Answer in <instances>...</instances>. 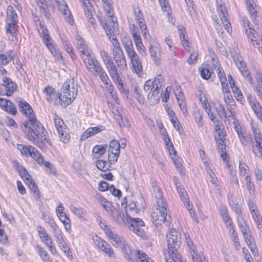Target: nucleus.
Instances as JSON below:
<instances>
[{
  "instance_id": "nucleus-1",
  "label": "nucleus",
  "mask_w": 262,
  "mask_h": 262,
  "mask_svg": "<svg viewBox=\"0 0 262 262\" xmlns=\"http://www.w3.org/2000/svg\"><path fill=\"white\" fill-rule=\"evenodd\" d=\"M20 111L25 115L28 120L25 121L21 125L26 129V139L42 150L46 149V141L49 145L52 142L47 138V132L42 124L38 121L30 105L26 101L20 100L18 102Z\"/></svg>"
},
{
  "instance_id": "nucleus-2",
  "label": "nucleus",
  "mask_w": 262,
  "mask_h": 262,
  "mask_svg": "<svg viewBox=\"0 0 262 262\" xmlns=\"http://www.w3.org/2000/svg\"><path fill=\"white\" fill-rule=\"evenodd\" d=\"M164 80L161 75H157L153 81L148 80L144 84L143 89L145 91H150L148 95V99L152 103H156L159 100V92Z\"/></svg>"
},
{
  "instance_id": "nucleus-3",
  "label": "nucleus",
  "mask_w": 262,
  "mask_h": 262,
  "mask_svg": "<svg viewBox=\"0 0 262 262\" xmlns=\"http://www.w3.org/2000/svg\"><path fill=\"white\" fill-rule=\"evenodd\" d=\"M116 246L121 249L129 262H134V256L139 260L138 262H153L152 260L144 252L140 250L131 249L123 239L119 242Z\"/></svg>"
},
{
  "instance_id": "nucleus-4",
  "label": "nucleus",
  "mask_w": 262,
  "mask_h": 262,
  "mask_svg": "<svg viewBox=\"0 0 262 262\" xmlns=\"http://www.w3.org/2000/svg\"><path fill=\"white\" fill-rule=\"evenodd\" d=\"M116 246L121 249L129 262H134V256L139 260L138 262H153L152 260L144 252L140 250L131 249L123 239L119 242Z\"/></svg>"
},
{
  "instance_id": "nucleus-5",
  "label": "nucleus",
  "mask_w": 262,
  "mask_h": 262,
  "mask_svg": "<svg viewBox=\"0 0 262 262\" xmlns=\"http://www.w3.org/2000/svg\"><path fill=\"white\" fill-rule=\"evenodd\" d=\"M77 94V89L72 82L70 85V80H67L63 83L59 93V103L63 107H66L75 99Z\"/></svg>"
},
{
  "instance_id": "nucleus-6",
  "label": "nucleus",
  "mask_w": 262,
  "mask_h": 262,
  "mask_svg": "<svg viewBox=\"0 0 262 262\" xmlns=\"http://www.w3.org/2000/svg\"><path fill=\"white\" fill-rule=\"evenodd\" d=\"M167 208L166 202H164L163 205L157 204L156 208L154 210L151 214V221L156 226L161 225L167 221Z\"/></svg>"
},
{
  "instance_id": "nucleus-7",
  "label": "nucleus",
  "mask_w": 262,
  "mask_h": 262,
  "mask_svg": "<svg viewBox=\"0 0 262 262\" xmlns=\"http://www.w3.org/2000/svg\"><path fill=\"white\" fill-rule=\"evenodd\" d=\"M167 247L168 251L167 252V257L172 255L177 254L178 248L181 245V241L179 233L174 230L170 231L167 235Z\"/></svg>"
},
{
  "instance_id": "nucleus-8",
  "label": "nucleus",
  "mask_w": 262,
  "mask_h": 262,
  "mask_svg": "<svg viewBox=\"0 0 262 262\" xmlns=\"http://www.w3.org/2000/svg\"><path fill=\"white\" fill-rule=\"evenodd\" d=\"M104 9L107 16V21L110 23L111 25H107V23H102L103 29L105 30L106 35H108V33L113 32V30L115 28V24H117L116 18L114 16L113 10L111 5H104Z\"/></svg>"
},
{
  "instance_id": "nucleus-9",
  "label": "nucleus",
  "mask_w": 262,
  "mask_h": 262,
  "mask_svg": "<svg viewBox=\"0 0 262 262\" xmlns=\"http://www.w3.org/2000/svg\"><path fill=\"white\" fill-rule=\"evenodd\" d=\"M83 58L88 70L91 72L94 76L102 70L103 67L94 56L88 55L87 57Z\"/></svg>"
},
{
  "instance_id": "nucleus-10",
  "label": "nucleus",
  "mask_w": 262,
  "mask_h": 262,
  "mask_svg": "<svg viewBox=\"0 0 262 262\" xmlns=\"http://www.w3.org/2000/svg\"><path fill=\"white\" fill-rule=\"evenodd\" d=\"M121 147L120 142L116 140H113L110 142L108 149V161L111 164H114L117 161Z\"/></svg>"
},
{
  "instance_id": "nucleus-11",
  "label": "nucleus",
  "mask_w": 262,
  "mask_h": 262,
  "mask_svg": "<svg viewBox=\"0 0 262 262\" xmlns=\"http://www.w3.org/2000/svg\"><path fill=\"white\" fill-rule=\"evenodd\" d=\"M55 1L65 20L70 25H73L74 24L73 17L65 0H55Z\"/></svg>"
},
{
  "instance_id": "nucleus-12",
  "label": "nucleus",
  "mask_w": 262,
  "mask_h": 262,
  "mask_svg": "<svg viewBox=\"0 0 262 262\" xmlns=\"http://www.w3.org/2000/svg\"><path fill=\"white\" fill-rule=\"evenodd\" d=\"M54 124L59 134L60 140L64 143L68 141L70 135L68 133L67 129L62 119L57 115L54 117Z\"/></svg>"
},
{
  "instance_id": "nucleus-13",
  "label": "nucleus",
  "mask_w": 262,
  "mask_h": 262,
  "mask_svg": "<svg viewBox=\"0 0 262 262\" xmlns=\"http://www.w3.org/2000/svg\"><path fill=\"white\" fill-rule=\"evenodd\" d=\"M126 224H128V226L130 230L138 235L141 236L143 234V231L140 228L144 226L145 224L140 218H134L129 216Z\"/></svg>"
},
{
  "instance_id": "nucleus-14",
  "label": "nucleus",
  "mask_w": 262,
  "mask_h": 262,
  "mask_svg": "<svg viewBox=\"0 0 262 262\" xmlns=\"http://www.w3.org/2000/svg\"><path fill=\"white\" fill-rule=\"evenodd\" d=\"M217 11L225 29L228 33H231L232 32L231 24L228 18L227 11L225 6L221 4L217 5Z\"/></svg>"
},
{
  "instance_id": "nucleus-15",
  "label": "nucleus",
  "mask_w": 262,
  "mask_h": 262,
  "mask_svg": "<svg viewBox=\"0 0 262 262\" xmlns=\"http://www.w3.org/2000/svg\"><path fill=\"white\" fill-rule=\"evenodd\" d=\"M43 92L46 94L47 101L54 103L55 105L59 103V93H57L53 87L47 86Z\"/></svg>"
},
{
  "instance_id": "nucleus-16",
  "label": "nucleus",
  "mask_w": 262,
  "mask_h": 262,
  "mask_svg": "<svg viewBox=\"0 0 262 262\" xmlns=\"http://www.w3.org/2000/svg\"><path fill=\"white\" fill-rule=\"evenodd\" d=\"M4 84L6 95L11 96L17 89V84L10 78L4 77L2 79Z\"/></svg>"
},
{
  "instance_id": "nucleus-17",
  "label": "nucleus",
  "mask_w": 262,
  "mask_h": 262,
  "mask_svg": "<svg viewBox=\"0 0 262 262\" xmlns=\"http://www.w3.org/2000/svg\"><path fill=\"white\" fill-rule=\"evenodd\" d=\"M113 54L114 60L117 66L121 68H124L126 67V59L122 49H117L116 51H113Z\"/></svg>"
},
{
  "instance_id": "nucleus-18",
  "label": "nucleus",
  "mask_w": 262,
  "mask_h": 262,
  "mask_svg": "<svg viewBox=\"0 0 262 262\" xmlns=\"http://www.w3.org/2000/svg\"><path fill=\"white\" fill-rule=\"evenodd\" d=\"M110 214L115 222L120 225L126 224V222H127V217L129 216L127 214L125 215L123 212L116 208L113 209V211Z\"/></svg>"
},
{
  "instance_id": "nucleus-19",
  "label": "nucleus",
  "mask_w": 262,
  "mask_h": 262,
  "mask_svg": "<svg viewBox=\"0 0 262 262\" xmlns=\"http://www.w3.org/2000/svg\"><path fill=\"white\" fill-rule=\"evenodd\" d=\"M133 64L134 71L139 76L143 75V68L140 59L138 55L129 58Z\"/></svg>"
},
{
  "instance_id": "nucleus-20",
  "label": "nucleus",
  "mask_w": 262,
  "mask_h": 262,
  "mask_svg": "<svg viewBox=\"0 0 262 262\" xmlns=\"http://www.w3.org/2000/svg\"><path fill=\"white\" fill-rule=\"evenodd\" d=\"M149 52L154 63L157 66L160 65L161 63L160 49L159 46L150 45L149 48Z\"/></svg>"
},
{
  "instance_id": "nucleus-21",
  "label": "nucleus",
  "mask_w": 262,
  "mask_h": 262,
  "mask_svg": "<svg viewBox=\"0 0 262 262\" xmlns=\"http://www.w3.org/2000/svg\"><path fill=\"white\" fill-rule=\"evenodd\" d=\"M97 238H98L97 246L99 248L105 252L109 257L113 256L114 253L111 246L102 238L98 237H97Z\"/></svg>"
},
{
  "instance_id": "nucleus-22",
  "label": "nucleus",
  "mask_w": 262,
  "mask_h": 262,
  "mask_svg": "<svg viewBox=\"0 0 262 262\" xmlns=\"http://www.w3.org/2000/svg\"><path fill=\"white\" fill-rule=\"evenodd\" d=\"M215 140L219 148L221 157L224 161H226L227 155L226 150V145L225 144L224 139H222V138L217 137V136H215Z\"/></svg>"
},
{
  "instance_id": "nucleus-23",
  "label": "nucleus",
  "mask_w": 262,
  "mask_h": 262,
  "mask_svg": "<svg viewBox=\"0 0 262 262\" xmlns=\"http://www.w3.org/2000/svg\"><path fill=\"white\" fill-rule=\"evenodd\" d=\"M244 238L245 242L250 249L251 252L254 255L258 254V251L256 248V244L254 242V239L251 234V232H250L247 233L246 235H243Z\"/></svg>"
},
{
  "instance_id": "nucleus-24",
  "label": "nucleus",
  "mask_w": 262,
  "mask_h": 262,
  "mask_svg": "<svg viewBox=\"0 0 262 262\" xmlns=\"http://www.w3.org/2000/svg\"><path fill=\"white\" fill-rule=\"evenodd\" d=\"M151 187L155 194L157 204L163 205L164 202H166L162 197V192L160 187L158 186L157 182L152 181L151 182Z\"/></svg>"
},
{
  "instance_id": "nucleus-25",
  "label": "nucleus",
  "mask_w": 262,
  "mask_h": 262,
  "mask_svg": "<svg viewBox=\"0 0 262 262\" xmlns=\"http://www.w3.org/2000/svg\"><path fill=\"white\" fill-rule=\"evenodd\" d=\"M228 199L229 206L231 207L232 209L237 214L236 218H241L243 219V215L241 207L236 202V201L234 200L233 195H229L228 196Z\"/></svg>"
},
{
  "instance_id": "nucleus-26",
  "label": "nucleus",
  "mask_w": 262,
  "mask_h": 262,
  "mask_svg": "<svg viewBox=\"0 0 262 262\" xmlns=\"http://www.w3.org/2000/svg\"><path fill=\"white\" fill-rule=\"evenodd\" d=\"M25 183L33 193L34 198L36 200H38L40 199V192L35 181L31 177L28 181H26Z\"/></svg>"
},
{
  "instance_id": "nucleus-27",
  "label": "nucleus",
  "mask_w": 262,
  "mask_h": 262,
  "mask_svg": "<svg viewBox=\"0 0 262 262\" xmlns=\"http://www.w3.org/2000/svg\"><path fill=\"white\" fill-rule=\"evenodd\" d=\"M212 70V68L209 64H203L199 68L201 77L205 80L209 79L211 74H213Z\"/></svg>"
},
{
  "instance_id": "nucleus-28",
  "label": "nucleus",
  "mask_w": 262,
  "mask_h": 262,
  "mask_svg": "<svg viewBox=\"0 0 262 262\" xmlns=\"http://www.w3.org/2000/svg\"><path fill=\"white\" fill-rule=\"evenodd\" d=\"M14 166L19 175L21 177L24 182L28 181L31 176L29 174L27 169L17 162L14 163Z\"/></svg>"
},
{
  "instance_id": "nucleus-29",
  "label": "nucleus",
  "mask_w": 262,
  "mask_h": 262,
  "mask_svg": "<svg viewBox=\"0 0 262 262\" xmlns=\"http://www.w3.org/2000/svg\"><path fill=\"white\" fill-rule=\"evenodd\" d=\"M104 129V127L103 126H95L93 127H90L88 128L83 134L81 136L82 140H85L88 138L90 137H91L100 131Z\"/></svg>"
},
{
  "instance_id": "nucleus-30",
  "label": "nucleus",
  "mask_w": 262,
  "mask_h": 262,
  "mask_svg": "<svg viewBox=\"0 0 262 262\" xmlns=\"http://www.w3.org/2000/svg\"><path fill=\"white\" fill-rule=\"evenodd\" d=\"M37 231L39 234L41 241L45 244H48V243H51L52 238L48 235L46 230L43 227L39 226L37 227Z\"/></svg>"
},
{
  "instance_id": "nucleus-31",
  "label": "nucleus",
  "mask_w": 262,
  "mask_h": 262,
  "mask_svg": "<svg viewBox=\"0 0 262 262\" xmlns=\"http://www.w3.org/2000/svg\"><path fill=\"white\" fill-rule=\"evenodd\" d=\"M18 16L14 8L11 5L7 9L6 22H17Z\"/></svg>"
},
{
  "instance_id": "nucleus-32",
  "label": "nucleus",
  "mask_w": 262,
  "mask_h": 262,
  "mask_svg": "<svg viewBox=\"0 0 262 262\" xmlns=\"http://www.w3.org/2000/svg\"><path fill=\"white\" fill-rule=\"evenodd\" d=\"M46 46L56 60H60L62 59V56L59 49L53 43V42L47 45Z\"/></svg>"
},
{
  "instance_id": "nucleus-33",
  "label": "nucleus",
  "mask_w": 262,
  "mask_h": 262,
  "mask_svg": "<svg viewBox=\"0 0 262 262\" xmlns=\"http://www.w3.org/2000/svg\"><path fill=\"white\" fill-rule=\"evenodd\" d=\"M106 148V145H95L92 150L94 158L98 159L102 156L105 152Z\"/></svg>"
},
{
  "instance_id": "nucleus-34",
  "label": "nucleus",
  "mask_w": 262,
  "mask_h": 262,
  "mask_svg": "<svg viewBox=\"0 0 262 262\" xmlns=\"http://www.w3.org/2000/svg\"><path fill=\"white\" fill-rule=\"evenodd\" d=\"M76 38L77 40V47L80 53H81L82 55H85V57H87L88 55H90L89 52L86 50L87 47L83 40L79 36H77Z\"/></svg>"
},
{
  "instance_id": "nucleus-35",
  "label": "nucleus",
  "mask_w": 262,
  "mask_h": 262,
  "mask_svg": "<svg viewBox=\"0 0 262 262\" xmlns=\"http://www.w3.org/2000/svg\"><path fill=\"white\" fill-rule=\"evenodd\" d=\"M237 223L240 231L242 233L243 235H246L247 233L251 232L249 227L246 222L241 218H236Z\"/></svg>"
},
{
  "instance_id": "nucleus-36",
  "label": "nucleus",
  "mask_w": 262,
  "mask_h": 262,
  "mask_svg": "<svg viewBox=\"0 0 262 262\" xmlns=\"http://www.w3.org/2000/svg\"><path fill=\"white\" fill-rule=\"evenodd\" d=\"M171 158L173 163H174L176 168L179 171L181 175H184L185 174V170L184 167H183L182 163V159L179 157L177 154L171 156Z\"/></svg>"
},
{
  "instance_id": "nucleus-37",
  "label": "nucleus",
  "mask_w": 262,
  "mask_h": 262,
  "mask_svg": "<svg viewBox=\"0 0 262 262\" xmlns=\"http://www.w3.org/2000/svg\"><path fill=\"white\" fill-rule=\"evenodd\" d=\"M39 33L40 37L42 38V41L46 46L52 42L47 28L41 27L40 30H39Z\"/></svg>"
},
{
  "instance_id": "nucleus-38",
  "label": "nucleus",
  "mask_w": 262,
  "mask_h": 262,
  "mask_svg": "<svg viewBox=\"0 0 262 262\" xmlns=\"http://www.w3.org/2000/svg\"><path fill=\"white\" fill-rule=\"evenodd\" d=\"M105 233L106 235L112 239V244L114 246H116L119 242H120L123 238H121L119 235L114 234L110 228L105 229Z\"/></svg>"
},
{
  "instance_id": "nucleus-39",
  "label": "nucleus",
  "mask_w": 262,
  "mask_h": 262,
  "mask_svg": "<svg viewBox=\"0 0 262 262\" xmlns=\"http://www.w3.org/2000/svg\"><path fill=\"white\" fill-rule=\"evenodd\" d=\"M17 148L18 149L21 154L25 155L26 156H30V154L33 151L35 150V147L32 146H27L25 145L18 144H17Z\"/></svg>"
},
{
  "instance_id": "nucleus-40",
  "label": "nucleus",
  "mask_w": 262,
  "mask_h": 262,
  "mask_svg": "<svg viewBox=\"0 0 262 262\" xmlns=\"http://www.w3.org/2000/svg\"><path fill=\"white\" fill-rule=\"evenodd\" d=\"M112 164L109 161L107 162L105 160H97L96 162V165L97 168L102 171H106L109 170Z\"/></svg>"
},
{
  "instance_id": "nucleus-41",
  "label": "nucleus",
  "mask_w": 262,
  "mask_h": 262,
  "mask_svg": "<svg viewBox=\"0 0 262 262\" xmlns=\"http://www.w3.org/2000/svg\"><path fill=\"white\" fill-rule=\"evenodd\" d=\"M247 98L251 107L255 114L262 110L259 103L254 99H253L251 95H248Z\"/></svg>"
},
{
  "instance_id": "nucleus-42",
  "label": "nucleus",
  "mask_w": 262,
  "mask_h": 262,
  "mask_svg": "<svg viewBox=\"0 0 262 262\" xmlns=\"http://www.w3.org/2000/svg\"><path fill=\"white\" fill-rule=\"evenodd\" d=\"M6 32L13 36H15L17 31V22H6Z\"/></svg>"
},
{
  "instance_id": "nucleus-43",
  "label": "nucleus",
  "mask_w": 262,
  "mask_h": 262,
  "mask_svg": "<svg viewBox=\"0 0 262 262\" xmlns=\"http://www.w3.org/2000/svg\"><path fill=\"white\" fill-rule=\"evenodd\" d=\"M12 51H8L5 53L0 54V63L6 65L13 59L11 55Z\"/></svg>"
},
{
  "instance_id": "nucleus-44",
  "label": "nucleus",
  "mask_w": 262,
  "mask_h": 262,
  "mask_svg": "<svg viewBox=\"0 0 262 262\" xmlns=\"http://www.w3.org/2000/svg\"><path fill=\"white\" fill-rule=\"evenodd\" d=\"M177 191L179 193V196L181 198V200L184 202V204L187 203L188 205V207H189V200L188 199V195L187 193L186 190H185L184 187L182 186L178 189H177Z\"/></svg>"
},
{
  "instance_id": "nucleus-45",
  "label": "nucleus",
  "mask_w": 262,
  "mask_h": 262,
  "mask_svg": "<svg viewBox=\"0 0 262 262\" xmlns=\"http://www.w3.org/2000/svg\"><path fill=\"white\" fill-rule=\"evenodd\" d=\"M251 213L252 217L257 225V228L260 231H262V219L260 216L258 212V211L252 209Z\"/></svg>"
},
{
  "instance_id": "nucleus-46",
  "label": "nucleus",
  "mask_w": 262,
  "mask_h": 262,
  "mask_svg": "<svg viewBox=\"0 0 262 262\" xmlns=\"http://www.w3.org/2000/svg\"><path fill=\"white\" fill-rule=\"evenodd\" d=\"M246 3L247 4L248 12H249L250 15H251V17L253 19H255L257 16V10L254 7L253 4V1L246 0Z\"/></svg>"
},
{
  "instance_id": "nucleus-47",
  "label": "nucleus",
  "mask_w": 262,
  "mask_h": 262,
  "mask_svg": "<svg viewBox=\"0 0 262 262\" xmlns=\"http://www.w3.org/2000/svg\"><path fill=\"white\" fill-rule=\"evenodd\" d=\"M134 40L138 52L143 56L146 55V48L142 43L141 37Z\"/></svg>"
},
{
  "instance_id": "nucleus-48",
  "label": "nucleus",
  "mask_w": 262,
  "mask_h": 262,
  "mask_svg": "<svg viewBox=\"0 0 262 262\" xmlns=\"http://www.w3.org/2000/svg\"><path fill=\"white\" fill-rule=\"evenodd\" d=\"M97 76L99 77L101 80L103 82L106 87H107V85H108V82H110V80L103 68L95 76V77Z\"/></svg>"
},
{
  "instance_id": "nucleus-49",
  "label": "nucleus",
  "mask_w": 262,
  "mask_h": 262,
  "mask_svg": "<svg viewBox=\"0 0 262 262\" xmlns=\"http://www.w3.org/2000/svg\"><path fill=\"white\" fill-rule=\"evenodd\" d=\"M239 169L241 175L245 176L246 178H247V176H248V177H250V171L249 170V167L246 163L240 161Z\"/></svg>"
},
{
  "instance_id": "nucleus-50",
  "label": "nucleus",
  "mask_w": 262,
  "mask_h": 262,
  "mask_svg": "<svg viewBox=\"0 0 262 262\" xmlns=\"http://www.w3.org/2000/svg\"><path fill=\"white\" fill-rule=\"evenodd\" d=\"M165 255V259L166 262H185L182 261L179 253L177 254L172 255L167 257L166 252L164 253Z\"/></svg>"
},
{
  "instance_id": "nucleus-51",
  "label": "nucleus",
  "mask_w": 262,
  "mask_h": 262,
  "mask_svg": "<svg viewBox=\"0 0 262 262\" xmlns=\"http://www.w3.org/2000/svg\"><path fill=\"white\" fill-rule=\"evenodd\" d=\"M215 108L217 113L221 118H226V114L224 106L220 103L215 104Z\"/></svg>"
},
{
  "instance_id": "nucleus-52",
  "label": "nucleus",
  "mask_w": 262,
  "mask_h": 262,
  "mask_svg": "<svg viewBox=\"0 0 262 262\" xmlns=\"http://www.w3.org/2000/svg\"><path fill=\"white\" fill-rule=\"evenodd\" d=\"M233 59L235 64L238 68H241L243 66H245V63L243 61V58L239 54L237 53L234 54L233 55Z\"/></svg>"
},
{
  "instance_id": "nucleus-53",
  "label": "nucleus",
  "mask_w": 262,
  "mask_h": 262,
  "mask_svg": "<svg viewBox=\"0 0 262 262\" xmlns=\"http://www.w3.org/2000/svg\"><path fill=\"white\" fill-rule=\"evenodd\" d=\"M177 100L179 103V105L183 114L184 116H186L188 113L187 109L186 107V103L183 98L177 97Z\"/></svg>"
},
{
  "instance_id": "nucleus-54",
  "label": "nucleus",
  "mask_w": 262,
  "mask_h": 262,
  "mask_svg": "<svg viewBox=\"0 0 262 262\" xmlns=\"http://www.w3.org/2000/svg\"><path fill=\"white\" fill-rule=\"evenodd\" d=\"M60 249L63 251V252L67 255L68 256H70V254L71 253L70 248L68 246L67 243L66 241H62V242H60L57 243Z\"/></svg>"
},
{
  "instance_id": "nucleus-55",
  "label": "nucleus",
  "mask_w": 262,
  "mask_h": 262,
  "mask_svg": "<svg viewBox=\"0 0 262 262\" xmlns=\"http://www.w3.org/2000/svg\"><path fill=\"white\" fill-rule=\"evenodd\" d=\"M242 75L247 78L248 82L250 84H253V78L250 76V72L246 69L245 66H243L241 68H238Z\"/></svg>"
},
{
  "instance_id": "nucleus-56",
  "label": "nucleus",
  "mask_w": 262,
  "mask_h": 262,
  "mask_svg": "<svg viewBox=\"0 0 262 262\" xmlns=\"http://www.w3.org/2000/svg\"><path fill=\"white\" fill-rule=\"evenodd\" d=\"M231 88L233 93L235 96L237 100L242 101L243 98V96L238 88L235 84L234 85L231 86Z\"/></svg>"
},
{
  "instance_id": "nucleus-57",
  "label": "nucleus",
  "mask_w": 262,
  "mask_h": 262,
  "mask_svg": "<svg viewBox=\"0 0 262 262\" xmlns=\"http://www.w3.org/2000/svg\"><path fill=\"white\" fill-rule=\"evenodd\" d=\"M145 21H141L138 23V25L143 34V36L145 38H147L148 36L149 35L148 29L147 26L144 22Z\"/></svg>"
},
{
  "instance_id": "nucleus-58",
  "label": "nucleus",
  "mask_w": 262,
  "mask_h": 262,
  "mask_svg": "<svg viewBox=\"0 0 262 262\" xmlns=\"http://www.w3.org/2000/svg\"><path fill=\"white\" fill-rule=\"evenodd\" d=\"M134 93L135 94V97L137 98L138 101L140 103H143L144 101V97L142 96V95L140 93V90L138 86H135Z\"/></svg>"
},
{
  "instance_id": "nucleus-59",
  "label": "nucleus",
  "mask_w": 262,
  "mask_h": 262,
  "mask_svg": "<svg viewBox=\"0 0 262 262\" xmlns=\"http://www.w3.org/2000/svg\"><path fill=\"white\" fill-rule=\"evenodd\" d=\"M70 209L72 212L79 218L83 217V212L81 208H77L74 205H71Z\"/></svg>"
},
{
  "instance_id": "nucleus-60",
  "label": "nucleus",
  "mask_w": 262,
  "mask_h": 262,
  "mask_svg": "<svg viewBox=\"0 0 262 262\" xmlns=\"http://www.w3.org/2000/svg\"><path fill=\"white\" fill-rule=\"evenodd\" d=\"M223 94L225 102L228 105H233L235 103V102L233 99L230 91Z\"/></svg>"
},
{
  "instance_id": "nucleus-61",
  "label": "nucleus",
  "mask_w": 262,
  "mask_h": 262,
  "mask_svg": "<svg viewBox=\"0 0 262 262\" xmlns=\"http://www.w3.org/2000/svg\"><path fill=\"white\" fill-rule=\"evenodd\" d=\"M130 30L134 40L140 38L139 29L135 25L133 24L130 27Z\"/></svg>"
},
{
  "instance_id": "nucleus-62",
  "label": "nucleus",
  "mask_w": 262,
  "mask_h": 262,
  "mask_svg": "<svg viewBox=\"0 0 262 262\" xmlns=\"http://www.w3.org/2000/svg\"><path fill=\"white\" fill-rule=\"evenodd\" d=\"M246 182L247 188L250 194L253 193L255 191V186L253 183L251 182L250 177L246 178Z\"/></svg>"
},
{
  "instance_id": "nucleus-63",
  "label": "nucleus",
  "mask_w": 262,
  "mask_h": 262,
  "mask_svg": "<svg viewBox=\"0 0 262 262\" xmlns=\"http://www.w3.org/2000/svg\"><path fill=\"white\" fill-rule=\"evenodd\" d=\"M134 14L135 16V19L138 23L141 21H144L143 15L139 8L134 9Z\"/></svg>"
},
{
  "instance_id": "nucleus-64",
  "label": "nucleus",
  "mask_w": 262,
  "mask_h": 262,
  "mask_svg": "<svg viewBox=\"0 0 262 262\" xmlns=\"http://www.w3.org/2000/svg\"><path fill=\"white\" fill-rule=\"evenodd\" d=\"M170 119L171 123H172L176 129H177L179 132L180 133V132L182 130V126L180 124L179 120H178L177 116H173L170 118Z\"/></svg>"
}]
</instances>
